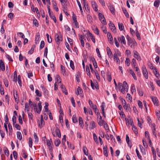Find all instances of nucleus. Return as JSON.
<instances>
[{
	"mask_svg": "<svg viewBox=\"0 0 160 160\" xmlns=\"http://www.w3.org/2000/svg\"><path fill=\"white\" fill-rule=\"evenodd\" d=\"M55 38L56 41L57 43H59L60 41H62L63 39L60 32L58 34H56L55 35Z\"/></svg>",
	"mask_w": 160,
	"mask_h": 160,
	"instance_id": "1",
	"label": "nucleus"
},
{
	"mask_svg": "<svg viewBox=\"0 0 160 160\" xmlns=\"http://www.w3.org/2000/svg\"><path fill=\"white\" fill-rule=\"evenodd\" d=\"M98 16L99 20L101 21L102 23L104 25L107 24L106 19L104 15L101 13H99Z\"/></svg>",
	"mask_w": 160,
	"mask_h": 160,
	"instance_id": "2",
	"label": "nucleus"
},
{
	"mask_svg": "<svg viewBox=\"0 0 160 160\" xmlns=\"http://www.w3.org/2000/svg\"><path fill=\"white\" fill-rule=\"evenodd\" d=\"M128 45L132 48L134 49L135 47L137 45V43L134 40H130L128 41Z\"/></svg>",
	"mask_w": 160,
	"mask_h": 160,
	"instance_id": "3",
	"label": "nucleus"
},
{
	"mask_svg": "<svg viewBox=\"0 0 160 160\" xmlns=\"http://www.w3.org/2000/svg\"><path fill=\"white\" fill-rule=\"evenodd\" d=\"M52 134L54 137H58L60 138L61 137V134L60 131L58 128H57L55 132H53Z\"/></svg>",
	"mask_w": 160,
	"mask_h": 160,
	"instance_id": "4",
	"label": "nucleus"
},
{
	"mask_svg": "<svg viewBox=\"0 0 160 160\" xmlns=\"http://www.w3.org/2000/svg\"><path fill=\"white\" fill-rule=\"evenodd\" d=\"M133 52L134 54L133 56L138 61H140L141 60V58L137 51L133 50Z\"/></svg>",
	"mask_w": 160,
	"mask_h": 160,
	"instance_id": "5",
	"label": "nucleus"
},
{
	"mask_svg": "<svg viewBox=\"0 0 160 160\" xmlns=\"http://www.w3.org/2000/svg\"><path fill=\"white\" fill-rule=\"evenodd\" d=\"M142 70L143 75L146 79H148V74L147 69L144 65L142 67Z\"/></svg>",
	"mask_w": 160,
	"mask_h": 160,
	"instance_id": "6",
	"label": "nucleus"
},
{
	"mask_svg": "<svg viewBox=\"0 0 160 160\" xmlns=\"http://www.w3.org/2000/svg\"><path fill=\"white\" fill-rule=\"evenodd\" d=\"M151 98L154 105H156V106H158V98L156 97H151Z\"/></svg>",
	"mask_w": 160,
	"mask_h": 160,
	"instance_id": "7",
	"label": "nucleus"
},
{
	"mask_svg": "<svg viewBox=\"0 0 160 160\" xmlns=\"http://www.w3.org/2000/svg\"><path fill=\"white\" fill-rule=\"evenodd\" d=\"M118 39L119 42H120L121 43L126 44V42L124 36L122 35L121 37H118Z\"/></svg>",
	"mask_w": 160,
	"mask_h": 160,
	"instance_id": "8",
	"label": "nucleus"
},
{
	"mask_svg": "<svg viewBox=\"0 0 160 160\" xmlns=\"http://www.w3.org/2000/svg\"><path fill=\"white\" fill-rule=\"evenodd\" d=\"M107 36L109 43L111 44H113V40L111 33L108 32L107 33Z\"/></svg>",
	"mask_w": 160,
	"mask_h": 160,
	"instance_id": "9",
	"label": "nucleus"
},
{
	"mask_svg": "<svg viewBox=\"0 0 160 160\" xmlns=\"http://www.w3.org/2000/svg\"><path fill=\"white\" fill-rule=\"evenodd\" d=\"M109 27L114 32H116V28L114 24L110 22L109 24Z\"/></svg>",
	"mask_w": 160,
	"mask_h": 160,
	"instance_id": "10",
	"label": "nucleus"
},
{
	"mask_svg": "<svg viewBox=\"0 0 160 160\" xmlns=\"http://www.w3.org/2000/svg\"><path fill=\"white\" fill-rule=\"evenodd\" d=\"M1 70L2 71H4L5 70V67L4 62L2 60H0V71Z\"/></svg>",
	"mask_w": 160,
	"mask_h": 160,
	"instance_id": "11",
	"label": "nucleus"
},
{
	"mask_svg": "<svg viewBox=\"0 0 160 160\" xmlns=\"http://www.w3.org/2000/svg\"><path fill=\"white\" fill-rule=\"evenodd\" d=\"M90 60L93 63V64L94 66V67L95 68H97L98 65L95 59L94 58H92L91 57L90 58Z\"/></svg>",
	"mask_w": 160,
	"mask_h": 160,
	"instance_id": "12",
	"label": "nucleus"
},
{
	"mask_svg": "<svg viewBox=\"0 0 160 160\" xmlns=\"http://www.w3.org/2000/svg\"><path fill=\"white\" fill-rule=\"evenodd\" d=\"M108 8L112 14H114L115 10L113 6L112 5H110L108 6Z\"/></svg>",
	"mask_w": 160,
	"mask_h": 160,
	"instance_id": "13",
	"label": "nucleus"
},
{
	"mask_svg": "<svg viewBox=\"0 0 160 160\" xmlns=\"http://www.w3.org/2000/svg\"><path fill=\"white\" fill-rule=\"evenodd\" d=\"M103 153L104 155L106 157L108 156V148L107 145H105L103 148Z\"/></svg>",
	"mask_w": 160,
	"mask_h": 160,
	"instance_id": "14",
	"label": "nucleus"
},
{
	"mask_svg": "<svg viewBox=\"0 0 160 160\" xmlns=\"http://www.w3.org/2000/svg\"><path fill=\"white\" fill-rule=\"evenodd\" d=\"M123 85L124 90L127 92L128 91V85L126 81H125L123 82Z\"/></svg>",
	"mask_w": 160,
	"mask_h": 160,
	"instance_id": "15",
	"label": "nucleus"
},
{
	"mask_svg": "<svg viewBox=\"0 0 160 160\" xmlns=\"http://www.w3.org/2000/svg\"><path fill=\"white\" fill-rule=\"evenodd\" d=\"M60 87L62 90V91L64 93H65V94L67 95L68 93L67 90L66 89L65 86L62 84L60 86Z\"/></svg>",
	"mask_w": 160,
	"mask_h": 160,
	"instance_id": "16",
	"label": "nucleus"
},
{
	"mask_svg": "<svg viewBox=\"0 0 160 160\" xmlns=\"http://www.w3.org/2000/svg\"><path fill=\"white\" fill-rule=\"evenodd\" d=\"M92 5L93 8L94 10L96 11H97L98 10L97 5L96 4V3L95 2H92Z\"/></svg>",
	"mask_w": 160,
	"mask_h": 160,
	"instance_id": "17",
	"label": "nucleus"
},
{
	"mask_svg": "<svg viewBox=\"0 0 160 160\" xmlns=\"http://www.w3.org/2000/svg\"><path fill=\"white\" fill-rule=\"evenodd\" d=\"M38 105L39 108V110H36L37 112L39 114L40 113L42 110V106L41 105V102L39 101L38 103Z\"/></svg>",
	"mask_w": 160,
	"mask_h": 160,
	"instance_id": "18",
	"label": "nucleus"
},
{
	"mask_svg": "<svg viewBox=\"0 0 160 160\" xmlns=\"http://www.w3.org/2000/svg\"><path fill=\"white\" fill-rule=\"evenodd\" d=\"M107 79L108 80V81L109 82H110L112 80V77L111 76V74L108 71L107 74Z\"/></svg>",
	"mask_w": 160,
	"mask_h": 160,
	"instance_id": "19",
	"label": "nucleus"
},
{
	"mask_svg": "<svg viewBox=\"0 0 160 160\" xmlns=\"http://www.w3.org/2000/svg\"><path fill=\"white\" fill-rule=\"evenodd\" d=\"M79 124L81 127L83 128V122L82 117H80L79 118Z\"/></svg>",
	"mask_w": 160,
	"mask_h": 160,
	"instance_id": "20",
	"label": "nucleus"
},
{
	"mask_svg": "<svg viewBox=\"0 0 160 160\" xmlns=\"http://www.w3.org/2000/svg\"><path fill=\"white\" fill-rule=\"evenodd\" d=\"M122 11L124 13V14H125L126 17L127 18H129V14L128 13V12H127V10L126 9V8H122Z\"/></svg>",
	"mask_w": 160,
	"mask_h": 160,
	"instance_id": "21",
	"label": "nucleus"
},
{
	"mask_svg": "<svg viewBox=\"0 0 160 160\" xmlns=\"http://www.w3.org/2000/svg\"><path fill=\"white\" fill-rule=\"evenodd\" d=\"M36 46L35 45H33L31 48V49L28 51V54H32L33 52L34 48H35Z\"/></svg>",
	"mask_w": 160,
	"mask_h": 160,
	"instance_id": "22",
	"label": "nucleus"
},
{
	"mask_svg": "<svg viewBox=\"0 0 160 160\" xmlns=\"http://www.w3.org/2000/svg\"><path fill=\"white\" fill-rule=\"evenodd\" d=\"M153 72L156 77L158 78V77H159L160 74L159 73V72L157 70L156 68L155 67L154 68Z\"/></svg>",
	"mask_w": 160,
	"mask_h": 160,
	"instance_id": "23",
	"label": "nucleus"
},
{
	"mask_svg": "<svg viewBox=\"0 0 160 160\" xmlns=\"http://www.w3.org/2000/svg\"><path fill=\"white\" fill-rule=\"evenodd\" d=\"M82 90L81 88L78 87L77 88V92H76V93L77 95L79 94H81L82 93Z\"/></svg>",
	"mask_w": 160,
	"mask_h": 160,
	"instance_id": "24",
	"label": "nucleus"
},
{
	"mask_svg": "<svg viewBox=\"0 0 160 160\" xmlns=\"http://www.w3.org/2000/svg\"><path fill=\"white\" fill-rule=\"evenodd\" d=\"M80 77V73L79 72H78L76 75V79L77 81L78 82H80V80L79 79V78Z\"/></svg>",
	"mask_w": 160,
	"mask_h": 160,
	"instance_id": "25",
	"label": "nucleus"
},
{
	"mask_svg": "<svg viewBox=\"0 0 160 160\" xmlns=\"http://www.w3.org/2000/svg\"><path fill=\"white\" fill-rule=\"evenodd\" d=\"M54 143L55 146L57 147L58 146L59 144L61 143V141L59 139H57L54 141Z\"/></svg>",
	"mask_w": 160,
	"mask_h": 160,
	"instance_id": "26",
	"label": "nucleus"
},
{
	"mask_svg": "<svg viewBox=\"0 0 160 160\" xmlns=\"http://www.w3.org/2000/svg\"><path fill=\"white\" fill-rule=\"evenodd\" d=\"M17 135L18 138L20 140H21L22 139V136L21 133L19 131L17 132Z\"/></svg>",
	"mask_w": 160,
	"mask_h": 160,
	"instance_id": "27",
	"label": "nucleus"
},
{
	"mask_svg": "<svg viewBox=\"0 0 160 160\" xmlns=\"http://www.w3.org/2000/svg\"><path fill=\"white\" fill-rule=\"evenodd\" d=\"M118 27L119 30L120 31H122L124 29V26L123 24L122 23H118Z\"/></svg>",
	"mask_w": 160,
	"mask_h": 160,
	"instance_id": "28",
	"label": "nucleus"
},
{
	"mask_svg": "<svg viewBox=\"0 0 160 160\" xmlns=\"http://www.w3.org/2000/svg\"><path fill=\"white\" fill-rule=\"evenodd\" d=\"M85 155L88 156V152L87 148L85 146H83L82 149Z\"/></svg>",
	"mask_w": 160,
	"mask_h": 160,
	"instance_id": "29",
	"label": "nucleus"
},
{
	"mask_svg": "<svg viewBox=\"0 0 160 160\" xmlns=\"http://www.w3.org/2000/svg\"><path fill=\"white\" fill-rule=\"evenodd\" d=\"M130 73L132 75L134 80H136L137 78L134 72L132 70H130Z\"/></svg>",
	"mask_w": 160,
	"mask_h": 160,
	"instance_id": "30",
	"label": "nucleus"
},
{
	"mask_svg": "<svg viewBox=\"0 0 160 160\" xmlns=\"http://www.w3.org/2000/svg\"><path fill=\"white\" fill-rule=\"evenodd\" d=\"M114 61H116L117 63L120 62L119 59L117 57V55L116 54H114Z\"/></svg>",
	"mask_w": 160,
	"mask_h": 160,
	"instance_id": "31",
	"label": "nucleus"
},
{
	"mask_svg": "<svg viewBox=\"0 0 160 160\" xmlns=\"http://www.w3.org/2000/svg\"><path fill=\"white\" fill-rule=\"evenodd\" d=\"M159 0H156L154 2V5L155 7H158L160 3Z\"/></svg>",
	"mask_w": 160,
	"mask_h": 160,
	"instance_id": "32",
	"label": "nucleus"
},
{
	"mask_svg": "<svg viewBox=\"0 0 160 160\" xmlns=\"http://www.w3.org/2000/svg\"><path fill=\"white\" fill-rule=\"evenodd\" d=\"M126 140L127 144H128V145L129 146L130 148H131L132 147V145H130L129 143V137L128 135H126Z\"/></svg>",
	"mask_w": 160,
	"mask_h": 160,
	"instance_id": "33",
	"label": "nucleus"
},
{
	"mask_svg": "<svg viewBox=\"0 0 160 160\" xmlns=\"http://www.w3.org/2000/svg\"><path fill=\"white\" fill-rule=\"evenodd\" d=\"M90 126V128L91 129H93V128H94L96 127L95 124L94 122L93 121H92L91 122Z\"/></svg>",
	"mask_w": 160,
	"mask_h": 160,
	"instance_id": "34",
	"label": "nucleus"
},
{
	"mask_svg": "<svg viewBox=\"0 0 160 160\" xmlns=\"http://www.w3.org/2000/svg\"><path fill=\"white\" fill-rule=\"evenodd\" d=\"M33 24H34L36 27H38L39 25V24L37 19L35 18H33Z\"/></svg>",
	"mask_w": 160,
	"mask_h": 160,
	"instance_id": "35",
	"label": "nucleus"
},
{
	"mask_svg": "<svg viewBox=\"0 0 160 160\" xmlns=\"http://www.w3.org/2000/svg\"><path fill=\"white\" fill-rule=\"evenodd\" d=\"M132 129L135 134H137L138 133V129L136 126H132Z\"/></svg>",
	"mask_w": 160,
	"mask_h": 160,
	"instance_id": "36",
	"label": "nucleus"
},
{
	"mask_svg": "<svg viewBox=\"0 0 160 160\" xmlns=\"http://www.w3.org/2000/svg\"><path fill=\"white\" fill-rule=\"evenodd\" d=\"M94 73H95V75L96 76V78L98 80H100V78L99 76V75L98 72V71L97 70L94 71Z\"/></svg>",
	"mask_w": 160,
	"mask_h": 160,
	"instance_id": "37",
	"label": "nucleus"
},
{
	"mask_svg": "<svg viewBox=\"0 0 160 160\" xmlns=\"http://www.w3.org/2000/svg\"><path fill=\"white\" fill-rule=\"evenodd\" d=\"M89 35L92 41L93 42L95 43V39L94 36L91 33H89Z\"/></svg>",
	"mask_w": 160,
	"mask_h": 160,
	"instance_id": "38",
	"label": "nucleus"
},
{
	"mask_svg": "<svg viewBox=\"0 0 160 160\" xmlns=\"http://www.w3.org/2000/svg\"><path fill=\"white\" fill-rule=\"evenodd\" d=\"M72 122L74 123L78 122V121L75 115H73V116L72 117Z\"/></svg>",
	"mask_w": 160,
	"mask_h": 160,
	"instance_id": "39",
	"label": "nucleus"
},
{
	"mask_svg": "<svg viewBox=\"0 0 160 160\" xmlns=\"http://www.w3.org/2000/svg\"><path fill=\"white\" fill-rule=\"evenodd\" d=\"M3 151L6 155L8 156L9 155V152L8 148L6 147H4L3 148Z\"/></svg>",
	"mask_w": 160,
	"mask_h": 160,
	"instance_id": "40",
	"label": "nucleus"
},
{
	"mask_svg": "<svg viewBox=\"0 0 160 160\" xmlns=\"http://www.w3.org/2000/svg\"><path fill=\"white\" fill-rule=\"evenodd\" d=\"M49 16L50 18L53 20L54 22L56 23V22L57 20L54 15L52 13L51 14V15H49Z\"/></svg>",
	"mask_w": 160,
	"mask_h": 160,
	"instance_id": "41",
	"label": "nucleus"
},
{
	"mask_svg": "<svg viewBox=\"0 0 160 160\" xmlns=\"http://www.w3.org/2000/svg\"><path fill=\"white\" fill-rule=\"evenodd\" d=\"M131 88L132 90V93H133V92H136V88L134 84H132V85Z\"/></svg>",
	"mask_w": 160,
	"mask_h": 160,
	"instance_id": "42",
	"label": "nucleus"
},
{
	"mask_svg": "<svg viewBox=\"0 0 160 160\" xmlns=\"http://www.w3.org/2000/svg\"><path fill=\"white\" fill-rule=\"evenodd\" d=\"M33 136L34 137V139H35V142L37 143L38 141V138L37 136V135L36 134V133H34L33 134Z\"/></svg>",
	"mask_w": 160,
	"mask_h": 160,
	"instance_id": "43",
	"label": "nucleus"
},
{
	"mask_svg": "<svg viewBox=\"0 0 160 160\" xmlns=\"http://www.w3.org/2000/svg\"><path fill=\"white\" fill-rule=\"evenodd\" d=\"M86 71L87 72V74L90 77V70L88 66L87 65L86 66Z\"/></svg>",
	"mask_w": 160,
	"mask_h": 160,
	"instance_id": "44",
	"label": "nucleus"
},
{
	"mask_svg": "<svg viewBox=\"0 0 160 160\" xmlns=\"http://www.w3.org/2000/svg\"><path fill=\"white\" fill-rule=\"evenodd\" d=\"M45 45V42L44 41H42L41 42V44L40 46V48L41 49H42Z\"/></svg>",
	"mask_w": 160,
	"mask_h": 160,
	"instance_id": "45",
	"label": "nucleus"
},
{
	"mask_svg": "<svg viewBox=\"0 0 160 160\" xmlns=\"http://www.w3.org/2000/svg\"><path fill=\"white\" fill-rule=\"evenodd\" d=\"M87 18L88 22H92V18L90 15L88 14L87 15Z\"/></svg>",
	"mask_w": 160,
	"mask_h": 160,
	"instance_id": "46",
	"label": "nucleus"
},
{
	"mask_svg": "<svg viewBox=\"0 0 160 160\" xmlns=\"http://www.w3.org/2000/svg\"><path fill=\"white\" fill-rule=\"evenodd\" d=\"M46 36L47 37V40H48V42L49 43L52 42V39L51 37H50V39H49V35L48 34V33H47L46 34Z\"/></svg>",
	"mask_w": 160,
	"mask_h": 160,
	"instance_id": "47",
	"label": "nucleus"
},
{
	"mask_svg": "<svg viewBox=\"0 0 160 160\" xmlns=\"http://www.w3.org/2000/svg\"><path fill=\"white\" fill-rule=\"evenodd\" d=\"M140 148L141 150V152L142 153V154H145V150L140 145H139Z\"/></svg>",
	"mask_w": 160,
	"mask_h": 160,
	"instance_id": "48",
	"label": "nucleus"
},
{
	"mask_svg": "<svg viewBox=\"0 0 160 160\" xmlns=\"http://www.w3.org/2000/svg\"><path fill=\"white\" fill-rule=\"evenodd\" d=\"M25 108L28 112L29 111V107L28 102H26L25 104Z\"/></svg>",
	"mask_w": 160,
	"mask_h": 160,
	"instance_id": "49",
	"label": "nucleus"
},
{
	"mask_svg": "<svg viewBox=\"0 0 160 160\" xmlns=\"http://www.w3.org/2000/svg\"><path fill=\"white\" fill-rule=\"evenodd\" d=\"M121 101L123 107L125 108H126V103L125 100L124 99H123V98H122Z\"/></svg>",
	"mask_w": 160,
	"mask_h": 160,
	"instance_id": "50",
	"label": "nucleus"
},
{
	"mask_svg": "<svg viewBox=\"0 0 160 160\" xmlns=\"http://www.w3.org/2000/svg\"><path fill=\"white\" fill-rule=\"evenodd\" d=\"M70 66L72 70H74V63L71 60L70 61Z\"/></svg>",
	"mask_w": 160,
	"mask_h": 160,
	"instance_id": "51",
	"label": "nucleus"
},
{
	"mask_svg": "<svg viewBox=\"0 0 160 160\" xmlns=\"http://www.w3.org/2000/svg\"><path fill=\"white\" fill-rule=\"evenodd\" d=\"M35 93L39 97H41L42 96L41 93L38 89L36 90Z\"/></svg>",
	"mask_w": 160,
	"mask_h": 160,
	"instance_id": "52",
	"label": "nucleus"
},
{
	"mask_svg": "<svg viewBox=\"0 0 160 160\" xmlns=\"http://www.w3.org/2000/svg\"><path fill=\"white\" fill-rule=\"evenodd\" d=\"M4 83V84L5 85V86L6 87H8V80L6 79H3Z\"/></svg>",
	"mask_w": 160,
	"mask_h": 160,
	"instance_id": "53",
	"label": "nucleus"
},
{
	"mask_svg": "<svg viewBox=\"0 0 160 160\" xmlns=\"http://www.w3.org/2000/svg\"><path fill=\"white\" fill-rule=\"evenodd\" d=\"M67 144L69 148H70L71 149H74V147L73 145H72L71 143H69V142L68 141L67 142Z\"/></svg>",
	"mask_w": 160,
	"mask_h": 160,
	"instance_id": "54",
	"label": "nucleus"
},
{
	"mask_svg": "<svg viewBox=\"0 0 160 160\" xmlns=\"http://www.w3.org/2000/svg\"><path fill=\"white\" fill-rule=\"evenodd\" d=\"M47 145L48 147L51 146H52V141H49L48 140H47Z\"/></svg>",
	"mask_w": 160,
	"mask_h": 160,
	"instance_id": "55",
	"label": "nucleus"
},
{
	"mask_svg": "<svg viewBox=\"0 0 160 160\" xmlns=\"http://www.w3.org/2000/svg\"><path fill=\"white\" fill-rule=\"evenodd\" d=\"M45 105L44 107V108L45 109V112H47L48 111V104L47 102H45Z\"/></svg>",
	"mask_w": 160,
	"mask_h": 160,
	"instance_id": "56",
	"label": "nucleus"
},
{
	"mask_svg": "<svg viewBox=\"0 0 160 160\" xmlns=\"http://www.w3.org/2000/svg\"><path fill=\"white\" fill-rule=\"evenodd\" d=\"M130 60L129 58H127L125 61V63L127 64V65L128 66L130 65Z\"/></svg>",
	"mask_w": 160,
	"mask_h": 160,
	"instance_id": "57",
	"label": "nucleus"
},
{
	"mask_svg": "<svg viewBox=\"0 0 160 160\" xmlns=\"http://www.w3.org/2000/svg\"><path fill=\"white\" fill-rule=\"evenodd\" d=\"M153 128L152 130V133L156 137V134L155 133L156 129L155 128V124H154L153 125Z\"/></svg>",
	"mask_w": 160,
	"mask_h": 160,
	"instance_id": "58",
	"label": "nucleus"
},
{
	"mask_svg": "<svg viewBox=\"0 0 160 160\" xmlns=\"http://www.w3.org/2000/svg\"><path fill=\"white\" fill-rule=\"evenodd\" d=\"M136 152L137 153V155L138 158L140 159H141L142 158V157L139 154V151L138 150L137 148L136 149Z\"/></svg>",
	"mask_w": 160,
	"mask_h": 160,
	"instance_id": "59",
	"label": "nucleus"
},
{
	"mask_svg": "<svg viewBox=\"0 0 160 160\" xmlns=\"http://www.w3.org/2000/svg\"><path fill=\"white\" fill-rule=\"evenodd\" d=\"M53 4L54 9H55L56 11H58V9L57 5L56 3L55 2L53 3Z\"/></svg>",
	"mask_w": 160,
	"mask_h": 160,
	"instance_id": "60",
	"label": "nucleus"
},
{
	"mask_svg": "<svg viewBox=\"0 0 160 160\" xmlns=\"http://www.w3.org/2000/svg\"><path fill=\"white\" fill-rule=\"evenodd\" d=\"M114 41L115 43L116 46V47L118 48L119 47V43L118 42V41L117 40L116 38H114Z\"/></svg>",
	"mask_w": 160,
	"mask_h": 160,
	"instance_id": "61",
	"label": "nucleus"
},
{
	"mask_svg": "<svg viewBox=\"0 0 160 160\" xmlns=\"http://www.w3.org/2000/svg\"><path fill=\"white\" fill-rule=\"evenodd\" d=\"M12 121L13 122V125H14L16 122V118L15 116H13L12 118Z\"/></svg>",
	"mask_w": 160,
	"mask_h": 160,
	"instance_id": "62",
	"label": "nucleus"
},
{
	"mask_svg": "<svg viewBox=\"0 0 160 160\" xmlns=\"http://www.w3.org/2000/svg\"><path fill=\"white\" fill-rule=\"evenodd\" d=\"M18 121L19 123L21 124H22L23 123V122L22 121V118L21 115H19L18 117Z\"/></svg>",
	"mask_w": 160,
	"mask_h": 160,
	"instance_id": "63",
	"label": "nucleus"
},
{
	"mask_svg": "<svg viewBox=\"0 0 160 160\" xmlns=\"http://www.w3.org/2000/svg\"><path fill=\"white\" fill-rule=\"evenodd\" d=\"M121 88H123V85H122V84L121 83H118L117 85V88H118L119 89H120Z\"/></svg>",
	"mask_w": 160,
	"mask_h": 160,
	"instance_id": "64",
	"label": "nucleus"
}]
</instances>
